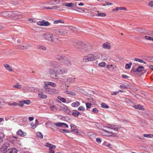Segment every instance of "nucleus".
I'll return each mask as SVG.
<instances>
[{"instance_id":"cd10ccee","label":"nucleus","mask_w":153,"mask_h":153,"mask_svg":"<svg viewBox=\"0 0 153 153\" xmlns=\"http://www.w3.org/2000/svg\"><path fill=\"white\" fill-rule=\"evenodd\" d=\"M132 64V63L131 62H129L128 63L126 64L125 65V68L126 69L130 68Z\"/></svg>"},{"instance_id":"79ce46f5","label":"nucleus","mask_w":153,"mask_h":153,"mask_svg":"<svg viewBox=\"0 0 153 153\" xmlns=\"http://www.w3.org/2000/svg\"><path fill=\"white\" fill-rule=\"evenodd\" d=\"M56 58L60 60H63L64 58L61 55H58L56 56Z\"/></svg>"},{"instance_id":"aec40b11","label":"nucleus","mask_w":153,"mask_h":153,"mask_svg":"<svg viewBox=\"0 0 153 153\" xmlns=\"http://www.w3.org/2000/svg\"><path fill=\"white\" fill-rule=\"evenodd\" d=\"M64 23V21L62 19H58L55 20L53 22V24H57L59 23H62L63 24Z\"/></svg>"},{"instance_id":"9b49d317","label":"nucleus","mask_w":153,"mask_h":153,"mask_svg":"<svg viewBox=\"0 0 153 153\" xmlns=\"http://www.w3.org/2000/svg\"><path fill=\"white\" fill-rule=\"evenodd\" d=\"M31 46L29 44H25L19 45L18 46V48L20 49H25L30 48Z\"/></svg>"},{"instance_id":"09e8293b","label":"nucleus","mask_w":153,"mask_h":153,"mask_svg":"<svg viewBox=\"0 0 153 153\" xmlns=\"http://www.w3.org/2000/svg\"><path fill=\"white\" fill-rule=\"evenodd\" d=\"M30 125H31V126L32 128H33V129H34L37 126L36 125H35V124H33V122H32L30 124Z\"/></svg>"},{"instance_id":"b1692460","label":"nucleus","mask_w":153,"mask_h":153,"mask_svg":"<svg viewBox=\"0 0 153 153\" xmlns=\"http://www.w3.org/2000/svg\"><path fill=\"white\" fill-rule=\"evenodd\" d=\"M75 78H68L67 79V81L68 82L72 83L75 82Z\"/></svg>"},{"instance_id":"4c0bfd02","label":"nucleus","mask_w":153,"mask_h":153,"mask_svg":"<svg viewBox=\"0 0 153 153\" xmlns=\"http://www.w3.org/2000/svg\"><path fill=\"white\" fill-rule=\"evenodd\" d=\"M57 98L60 100L62 101V102L64 103H65L66 102V100L65 98L61 97L60 96L58 97Z\"/></svg>"},{"instance_id":"423d86ee","label":"nucleus","mask_w":153,"mask_h":153,"mask_svg":"<svg viewBox=\"0 0 153 153\" xmlns=\"http://www.w3.org/2000/svg\"><path fill=\"white\" fill-rule=\"evenodd\" d=\"M5 14L9 15L13 17H16V19L18 18V16L20 15V13L17 11H9L4 12Z\"/></svg>"},{"instance_id":"f03ea898","label":"nucleus","mask_w":153,"mask_h":153,"mask_svg":"<svg viewBox=\"0 0 153 153\" xmlns=\"http://www.w3.org/2000/svg\"><path fill=\"white\" fill-rule=\"evenodd\" d=\"M97 55L96 54H88L84 57L83 61L84 62H87L95 60L97 59Z\"/></svg>"},{"instance_id":"49530a36","label":"nucleus","mask_w":153,"mask_h":153,"mask_svg":"<svg viewBox=\"0 0 153 153\" xmlns=\"http://www.w3.org/2000/svg\"><path fill=\"white\" fill-rule=\"evenodd\" d=\"M60 131L62 133H68L69 131L67 129H62Z\"/></svg>"},{"instance_id":"603ef678","label":"nucleus","mask_w":153,"mask_h":153,"mask_svg":"<svg viewBox=\"0 0 153 153\" xmlns=\"http://www.w3.org/2000/svg\"><path fill=\"white\" fill-rule=\"evenodd\" d=\"M92 111L96 113H97L98 112V110L96 108H94L92 110Z\"/></svg>"},{"instance_id":"338daca9","label":"nucleus","mask_w":153,"mask_h":153,"mask_svg":"<svg viewBox=\"0 0 153 153\" xmlns=\"http://www.w3.org/2000/svg\"><path fill=\"white\" fill-rule=\"evenodd\" d=\"M108 144V143H107V142H104V143H103L102 145L103 146H107V145Z\"/></svg>"},{"instance_id":"c03bdc74","label":"nucleus","mask_w":153,"mask_h":153,"mask_svg":"<svg viewBox=\"0 0 153 153\" xmlns=\"http://www.w3.org/2000/svg\"><path fill=\"white\" fill-rule=\"evenodd\" d=\"M101 59L102 60L106 61L107 59V57L104 55H101Z\"/></svg>"},{"instance_id":"a211bd4d","label":"nucleus","mask_w":153,"mask_h":153,"mask_svg":"<svg viewBox=\"0 0 153 153\" xmlns=\"http://www.w3.org/2000/svg\"><path fill=\"white\" fill-rule=\"evenodd\" d=\"M4 66L5 68L8 71H13V70L12 68V67L10 65L7 64H4Z\"/></svg>"},{"instance_id":"6e6d98bb","label":"nucleus","mask_w":153,"mask_h":153,"mask_svg":"<svg viewBox=\"0 0 153 153\" xmlns=\"http://www.w3.org/2000/svg\"><path fill=\"white\" fill-rule=\"evenodd\" d=\"M134 60L136 61L139 62L140 63H142L143 62V60L141 59H138L137 58H135L134 59Z\"/></svg>"},{"instance_id":"7ed1b4c3","label":"nucleus","mask_w":153,"mask_h":153,"mask_svg":"<svg viewBox=\"0 0 153 153\" xmlns=\"http://www.w3.org/2000/svg\"><path fill=\"white\" fill-rule=\"evenodd\" d=\"M68 72V70L65 68H59L57 69V74H56L55 76L52 77L53 79H56L58 77L59 75H62L66 74Z\"/></svg>"},{"instance_id":"c9c22d12","label":"nucleus","mask_w":153,"mask_h":153,"mask_svg":"<svg viewBox=\"0 0 153 153\" xmlns=\"http://www.w3.org/2000/svg\"><path fill=\"white\" fill-rule=\"evenodd\" d=\"M65 92L68 94H70L73 96H75L76 95V94L74 92L67 91H65Z\"/></svg>"},{"instance_id":"5fc2aeb1","label":"nucleus","mask_w":153,"mask_h":153,"mask_svg":"<svg viewBox=\"0 0 153 153\" xmlns=\"http://www.w3.org/2000/svg\"><path fill=\"white\" fill-rule=\"evenodd\" d=\"M24 102V104H29L30 103V100H23Z\"/></svg>"},{"instance_id":"20e7f679","label":"nucleus","mask_w":153,"mask_h":153,"mask_svg":"<svg viewBox=\"0 0 153 153\" xmlns=\"http://www.w3.org/2000/svg\"><path fill=\"white\" fill-rule=\"evenodd\" d=\"M45 90V92L47 94H57L59 93L58 90L54 88H52L49 87H44Z\"/></svg>"},{"instance_id":"2f4dec72","label":"nucleus","mask_w":153,"mask_h":153,"mask_svg":"<svg viewBox=\"0 0 153 153\" xmlns=\"http://www.w3.org/2000/svg\"><path fill=\"white\" fill-rule=\"evenodd\" d=\"M36 135L37 137L42 139L43 138V135L40 132H38L36 133Z\"/></svg>"},{"instance_id":"72a5a7b5","label":"nucleus","mask_w":153,"mask_h":153,"mask_svg":"<svg viewBox=\"0 0 153 153\" xmlns=\"http://www.w3.org/2000/svg\"><path fill=\"white\" fill-rule=\"evenodd\" d=\"M22 85L17 83L16 84L14 85L13 87L17 89H20L22 88Z\"/></svg>"},{"instance_id":"a878e982","label":"nucleus","mask_w":153,"mask_h":153,"mask_svg":"<svg viewBox=\"0 0 153 153\" xmlns=\"http://www.w3.org/2000/svg\"><path fill=\"white\" fill-rule=\"evenodd\" d=\"M51 110L53 111H55L57 110V108L55 105H51L50 106Z\"/></svg>"},{"instance_id":"ea45409f","label":"nucleus","mask_w":153,"mask_h":153,"mask_svg":"<svg viewBox=\"0 0 153 153\" xmlns=\"http://www.w3.org/2000/svg\"><path fill=\"white\" fill-rule=\"evenodd\" d=\"M105 62H100L98 64L99 66L101 67H104L105 65Z\"/></svg>"},{"instance_id":"3c124183","label":"nucleus","mask_w":153,"mask_h":153,"mask_svg":"<svg viewBox=\"0 0 153 153\" xmlns=\"http://www.w3.org/2000/svg\"><path fill=\"white\" fill-rule=\"evenodd\" d=\"M96 141L97 143H100L101 142V140L100 138H97L96 139Z\"/></svg>"},{"instance_id":"1a4fd4ad","label":"nucleus","mask_w":153,"mask_h":153,"mask_svg":"<svg viewBox=\"0 0 153 153\" xmlns=\"http://www.w3.org/2000/svg\"><path fill=\"white\" fill-rule=\"evenodd\" d=\"M56 33L57 34L62 36H65L68 33L67 30L64 29L57 30Z\"/></svg>"},{"instance_id":"e2e57ef3","label":"nucleus","mask_w":153,"mask_h":153,"mask_svg":"<svg viewBox=\"0 0 153 153\" xmlns=\"http://www.w3.org/2000/svg\"><path fill=\"white\" fill-rule=\"evenodd\" d=\"M34 117H29L28 118V120L30 121H32L33 120Z\"/></svg>"},{"instance_id":"774afa93","label":"nucleus","mask_w":153,"mask_h":153,"mask_svg":"<svg viewBox=\"0 0 153 153\" xmlns=\"http://www.w3.org/2000/svg\"><path fill=\"white\" fill-rule=\"evenodd\" d=\"M122 77L123 78H124V79H127L128 77V76H127L126 75H123Z\"/></svg>"},{"instance_id":"0eeeda50","label":"nucleus","mask_w":153,"mask_h":153,"mask_svg":"<svg viewBox=\"0 0 153 153\" xmlns=\"http://www.w3.org/2000/svg\"><path fill=\"white\" fill-rule=\"evenodd\" d=\"M43 36L49 41L53 42L54 39H53V35L50 33H46L43 35ZM55 42H56L55 41Z\"/></svg>"},{"instance_id":"6e6552de","label":"nucleus","mask_w":153,"mask_h":153,"mask_svg":"<svg viewBox=\"0 0 153 153\" xmlns=\"http://www.w3.org/2000/svg\"><path fill=\"white\" fill-rule=\"evenodd\" d=\"M37 24L38 25L44 26H48L51 25V23L44 20L37 22Z\"/></svg>"},{"instance_id":"680f3d73","label":"nucleus","mask_w":153,"mask_h":153,"mask_svg":"<svg viewBox=\"0 0 153 153\" xmlns=\"http://www.w3.org/2000/svg\"><path fill=\"white\" fill-rule=\"evenodd\" d=\"M119 93V91H117L113 92L111 93V95H116L117 94H118Z\"/></svg>"},{"instance_id":"13d9d810","label":"nucleus","mask_w":153,"mask_h":153,"mask_svg":"<svg viewBox=\"0 0 153 153\" xmlns=\"http://www.w3.org/2000/svg\"><path fill=\"white\" fill-rule=\"evenodd\" d=\"M86 105L87 108H89L91 107V104L89 103H87L86 104Z\"/></svg>"},{"instance_id":"69168bd1","label":"nucleus","mask_w":153,"mask_h":153,"mask_svg":"<svg viewBox=\"0 0 153 153\" xmlns=\"http://www.w3.org/2000/svg\"><path fill=\"white\" fill-rule=\"evenodd\" d=\"M105 3H106V5H110L113 4L112 3L109 2H105Z\"/></svg>"},{"instance_id":"864d4df0","label":"nucleus","mask_w":153,"mask_h":153,"mask_svg":"<svg viewBox=\"0 0 153 153\" xmlns=\"http://www.w3.org/2000/svg\"><path fill=\"white\" fill-rule=\"evenodd\" d=\"M145 38L147 40H151L152 37L150 36H145Z\"/></svg>"},{"instance_id":"473e14b6","label":"nucleus","mask_w":153,"mask_h":153,"mask_svg":"<svg viewBox=\"0 0 153 153\" xmlns=\"http://www.w3.org/2000/svg\"><path fill=\"white\" fill-rule=\"evenodd\" d=\"M101 107L103 108H108L109 107L108 105L104 103H101Z\"/></svg>"},{"instance_id":"f3484780","label":"nucleus","mask_w":153,"mask_h":153,"mask_svg":"<svg viewBox=\"0 0 153 153\" xmlns=\"http://www.w3.org/2000/svg\"><path fill=\"white\" fill-rule=\"evenodd\" d=\"M17 134L22 137H24L26 135V133L19 129L17 132Z\"/></svg>"},{"instance_id":"a18cd8bd","label":"nucleus","mask_w":153,"mask_h":153,"mask_svg":"<svg viewBox=\"0 0 153 153\" xmlns=\"http://www.w3.org/2000/svg\"><path fill=\"white\" fill-rule=\"evenodd\" d=\"M78 110L79 111H85V109L84 107L82 106H80L78 108Z\"/></svg>"},{"instance_id":"de8ad7c7","label":"nucleus","mask_w":153,"mask_h":153,"mask_svg":"<svg viewBox=\"0 0 153 153\" xmlns=\"http://www.w3.org/2000/svg\"><path fill=\"white\" fill-rule=\"evenodd\" d=\"M120 88H124V89H126L127 88V86L124 85H121L120 86Z\"/></svg>"},{"instance_id":"4d7b16f0","label":"nucleus","mask_w":153,"mask_h":153,"mask_svg":"<svg viewBox=\"0 0 153 153\" xmlns=\"http://www.w3.org/2000/svg\"><path fill=\"white\" fill-rule=\"evenodd\" d=\"M53 7H43V9H53Z\"/></svg>"},{"instance_id":"412c9836","label":"nucleus","mask_w":153,"mask_h":153,"mask_svg":"<svg viewBox=\"0 0 153 153\" xmlns=\"http://www.w3.org/2000/svg\"><path fill=\"white\" fill-rule=\"evenodd\" d=\"M98 14H96V16H98L105 17L106 16V14L104 13L100 12L99 11L97 12Z\"/></svg>"},{"instance_id":"58836bf2","label":"nucleus","mask_w":153,"mask_h":153,"mask_svg":"<svg viewBox=\"0 0 153 153\" xmlns=\"http://www.w3.org/2000/svg\"><path fill=\"white\" fill-rule=\"evenodd\" d=\"M74 4L72 3H69L66 4L65 6L68 7H73L74 6Z\"/></svg>"},{"instance_id":"37998d69","label":"nucleus","mask_w":153,"mask_h":153,"mask_svg":"<svg viewBox=\"0 0 153 153\" xmlns=\"http://www.w3.org/2000/svg\"><path fill=\"white\" fill-rule=\"evenodd\" d=\"M24 102L23 100L19 102V103L18 104V105L21 107H23L24 104Z\"/></svg>"},{"instance_id":"8fccbe9b","label":"nucleus","mask_w":153,"mask_h":153,"mask_svg":"<svg viewBox=\"0 0 153 153\" xmlns=\"http://www.w3.org/2000/svg\"><path fill=\"white\" fill-rule=\"evenodd\" d=\"M148 5L152 7H153V1H150L148 4Z\"/></svg>"},{"instance_id":"f257e3e1","label":"nucleus","mask_w":153,"mask_h":153,"mask_svg":"<svg viewBox=\"0 0 153 153\" xmlns=\"http://www.w3.org/2000/svg\"><path fill=\"white\" fill-rule=\"evenodd\" d=\"M51 64L52 66L54 68H49L48 70V72L49 74L52 78V77L55 76L56 74H57V69H56V68L59 66V64L58 62L55 61L52 62H51Z\"/></svg>"},{"instance_id":"dca6fc26","label":"nucleus","mask_w":153,"mask_h":153,"mask_svg":"<svg viewBox=\"0 0 153 153\" xmlns=\"http://www.w3.org/2000/svg\"><path fill=\"white\" fill-rule=\"evenodd\" d=\"M45 146L49 148V149H56V146L55 145H52L51 144L47 143L45 144Z\"/></svg>"},{"instance_id":"ddd939ff","label":"nucleus","mask_w":153,"mask_h":153,"mask_svg":"<svg viewBox=\"0 0 153 153\" xmlns=\"http://www.w3.org/2000/svg\"><path fill=\"white\" fill-rule=\"evenodd\" d=\"M10 146L9 143H5L0 148V151L4 152Z\"/></svg>"},{"instance_id":"bf43d9fd","label":"nucleus","mask_w":153,"mask_h":153,"mask_svg":"<svg viewBox=\"0 0 153 153\" xmlns=\"http://www.w3.org/2000/svg\"><path fill=\"white\" fill-rule=\"evenodd\" d=\"M137 71V69L135 70V69L132 68L131 70V72L132 73L135 74Z\"/></svg>"},{"instance_id":"4be33fe9","label":"nucleus","mask_w":153,"mask_h":153,"mask_svg":"<svg viewBox=\"0 0 153 153\" xmlns=\"http://www.w3.org/2000/svg\"><path fill=\"white\" fill-rule=\"evenodd\" d=\"M38 96L40 98L43 99H46L47 98V96L44 94L42 93L39 94H38Z\"/></svg>"},{"instance_id":"c85d7f7f","label":"nucleus","mask_w":153,"mask_h":153,"mask_svg":"<svg viewBox=\"0 0 153 153\" xmlns=\"http://www.w3.org/2000/svg\"><path fill=\"white\" fill-rule=\"evenodd\" d=\"M133 107L139 109H141L143 108V106L140 105H135L133 106Z\"/></svg>"},{"instance_id":"a19ab883","label":"nucleus","mask_w":153,"mask_h":153,"mask_svg":"<svg viewBox=\"0 0 153 153\" xmlns=\"http://www.w3.org/2000/svg\"><path fill=\"white\" fill-rule=\"evenodd\" d=\"M71 129L72 131L75 130L76 128V126L73 124H71Z\"/></svg>"},{"instance_id":"7c9ffc66","label":"nucleus","mask_w":153,"mask_h":153,"mask_svg":"<svg viewBox=\"0 0 153 153\" xmlns=\"http://www.w3.org/2000/svg\"><path fill=\"white\" fill-rule=\"evenodd\" d=\"M63 62L67 64H70L71 63L70 61L68 58H64L63 59Z\"/></svg>"},{"instance_id":"6ab92c4d","label":"nucleus","mask_w":153,"mask_h":153,"mask_svg":"<svg viewBox=\"0 0 153 153\" xmlns=\"http://www.w3.org/2000/svg\"><path fill=\"white\" fill-rule=\"evenodd\" d=\"M25 89L29 92H33L35 91V88L33 87L30 86H27L25 88Z\"/></svg>"},{"instance_id":"f704fd0d","label":"nucleus","mask_w":153,"mask_h":153,"mask_svg":"<svg viewBox=\"0 0 153 153\" xmlns=\"http://www.w3.org/2000/svg\"><path fill=\"white\" fill-rule=\"evenodd\" d=\"M63 123L61 122L55 123L54 124L56 126L58 127H62L63 125Z\"/></svg>"},{"instance_id":"393cba45","label":"nucleus","mask_w":153,"mask_h":153,"mask_svg":"<svg viewBox=\"0 0 153 153\" xmlns=\"http://www.w3.org/2000/svg\"><path fill=\"white\" fill-rule=\"evenodd\" d=\"M80 105L79 102H74L71 104V106L73 107H75L79 106Z\"/></svg>"},{"instance_id":"f8f14e48","label":"nucleus","mask_w":153,"mask_h":153,"mask_svg":"<svg viewBox=\"0 0 153 153\" xmlns=\"http://www.w3.org/2000/svg\"><path fill=\"white\" fill-rule=\"evenodd\" d=\"M44 84V87H49V85L53 87H55L56 86V83L50 82H45Z\"/></svg>"},{"instance_id":"5701e85b","label":"nucleus","mask_w":153,"mask_h":153,"mask_svg":"<svg viewBox=\"0 0 153 153\" xmlns=\"http://www.w3.org/2000/svg\"><path fill=\"white\" fill-rule=\"evenodd\" d=\"M37 48L39 50L45 51L46 50V47L43 45H38L37 46Z\"/></svg>"},{"instance_id":"39448f33","label":"nucleus","mask_w":153,"mask_h":153,"mask_svg":"<svg viewBox=\"0 0 153 153\" xmlns=\"http://www.w3.org/2000/svg\"><path fill=\"white\" fill-rule=\"evenodd\" d=\"M102 133L104 135L111 136L113 135V134H116L118 133V131H115L114 132L112 131H108L107 130L103 129Z\"/></svg>"},{"instance_id":"9d476101","label":"nucleus","mask_w":153,"mask_h":153,"mask_svg":"<svg viewBox=\"0 0 153 153\" xmlns=\"http://www.w3.org/2000/svg\"><path fill=\"white\" fill-rule=\"evenodd\" d=\"M81 47L83 51H89L91 48V46L89 44H87L85 45L83 43H82V46Z\"/></svg>"},{"instance_id":"052dcab7","label":"nucleus","mask_w":153,"mask_h":153,"mask_svg":"<svg viewBox=\"0 0 153 153\" xmlns=\"http://www.w3.org/2000/svg\"><path fill=\"white\" fill-rule=\"evenodd\" d=\"M54 149H49V153H55V151Z\"/></svg>"},{"instance_id":"2eb2a0df","label":"nucleus","mask_w":153,"mask_h":153,"mask_svg":"<svg viewBox=\"0 0 153 153\" xmlns=\"http://www.w3.org/2000/svg\"><path fill=\"white\" fill-rule=\"evenodd\" d=\"M102 47L105 49L110 50L111 49L110 44L107 42L103 43L102 45Z\"/></svg>"},{"instance_id":"c756f323","label":"nucleus","mask_w":153,"mask_h":153,"mask_svg":"<svg viewBox=\"0 0 153 153\" xmlns=\"http://www.w3.org/2000/svg\"><path fill=\"white\" fill-rule=\"evenodd\" d=\"M79 114L80 113L79 112L76 111H75L72 113V114L73 116L75 117H77L79 116Z\"/></svg>"},{"instance_id":"e433bc0d","label":"nucleus","mask_w":153,"mask_h":153,"mask_svg":"<svg viewBox=\"0 0 153 153\" xmlns=\"http://www.w3.org/2000/svg\"><path fill=\"white\" fill-rule=\"evenodd\" d=\"M143 136L148 138H152L153 137V135L150 134H145L143 135Z\"/></svg>"},{"instance_id":"4468645a","label":"nucleus","mask_w":153,"mask_h":153,"mask_svg":"<svg viewBox=\"0 0 153 153\" xmlns=\"http://www.w3.org/2000/svg\"><path fill=\"white\" fill-rule=\"evenodd\" d=\"M107 128L111 129V130L110 131H112L114 132H115V131H118L117 130L118 128V127L113 125H109L107 127Z\"/></svg>"},{"instance_id":"bb28decb","label":"nucleus","mask_w":153,"mask_h":153,"mask_svg":"<svg viewBox=\"0 0 153 153\" xmlns=\"http://www.w3.org/2000/svg\"><path fill=\"white\" fill-rule=\"evenodd\" d=\"M144 69V67L143 66H139L137 68V71L138 72H141Z\"/></svg>"},{"instance_id":"0e129e2a","label":"nucleus","mask_w":153,"mask_h":153,"mask_svg":"<svg viewBox=\"0 0 153 153\" xmlns=\"http://www.w3.org/2000/svg\"><path fill=\"white\" fill-rule=\"evenodd\" d=\"M120 10H127V9L126 8L123 7H119Z\"/></svg>"}]
</instances>
